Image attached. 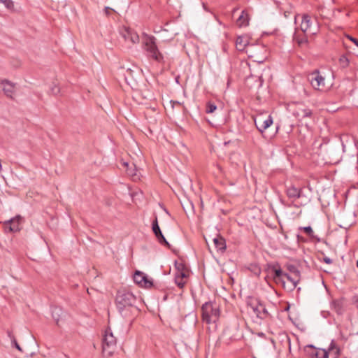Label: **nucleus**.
<instances>
[{
	"label": "nucleus",
	"mask_w": 358,
	"mask_h": 358,
	"mask_svg": "<svg viewBox=\"0 0 358 358\" xmlns=\"http://www.w3.org/2000/svg\"><path fill=\"white\" fill-rule=\"evenodd\" d=\"M136 301V297L131 292L126 290L118 291L115 298L117 308L123 317H129L138 312Z\"/></svg>",
	"instance_id": "f257e3e1"
},
{
	"label": "nucleus",
	"mask_w": 358,
	"mask_h": 358,
	"mask_svg": "<svg viewBox=\"0 0 358 358\" xmlns=\"http://www.w3.org/2000/svg\"><path fill=\"white\" fill-rule=\"evenodd\" d=\"M273 271L274 281L276 283H280L283 288L288 292L293 291L300 280V276H292L283 272L280 268H276L273 267Z\"/></svg>",
	"instance_id": "f03ea898"
},
{
	"label": "nucleus",
	"mask_w": 358,
	"mask_h": 358,
	"mask_svg": "<svg viewBox=\"0 0 358 358\" xmlns=\"http://www.w3.org/2000/svg\"><path fill=\"white\" fill-rule=\"evenodd\" d=\"M143 45L148 57L159 63H164V57L158 49L155 36L146 35Z\"/></svg>",
	"instance_id": "7ed1b4c3"
},
{
	"label": "nucleus",
	"mask_w": 358,
	"mask_h": 358,
	"mask_svg": "<svg viewBox=\"0 0 358 358\" xmlns=\"http://www.w3.org/2000/svg\"><path fill=\"white\" fill-rule=\"evenodd\" d=\"M247 306L251 308L253 313L261 320H266L271 317L265 303L256 297H248L247 299Z\"/></svg>",
	"instance_id": "20e7f679"
},
{
	"label": "nucleus",
	"mask_w": 358,
	"mask_h": 358,
	"mask_svg": "<svg viewBox=\"0 0 358 358\" xmlns=\"http://www.w3.org/2000/svg\"><path fill=\"white\" fill-rule=\"evenodd\" d=\"M117 347V339L114 336L110 327L105 331L102 341V352L105 357H110Z\"/></svg>",
	"instance_id": "39448f33"
},
{
	"label": "nucleus",
	"mask_w": 358,
	"mask_h": 358,
	"mask_svg": "<svg viewBox=\"0 0 358 358\" xmlns=\"http://www.w3.org/2000/svg\"><path fill=\"white\" fill-rule=\"evenodd\" d=\"M202 318L206 323L215 322L220 316V308L216 303L206 302L201 307Z\"/></svg>",
	"instance_id": "423d86ee"
},
{
	"label": "nucleus",
	"mask_w": 358,
	"mask_h": 358,
	"mask_svg": "<svg viewBox=\"0 0 358 358\" xmlns=\"http://www.w3.org/2000/svg\"><path fill=\"white\" fill-rule=\"evenodd\" d=\"M134 281L142 287L150 288L153 286L152 280L143 272L136 271L134 275Z\"/></svg>",
	"instance_id": "0eeeda50"
},
{
	"label": "nucleus",
	"mask_w": 358,
	"mask_h": 358,
	"mask_svg": "<svg viewBox=\"0 0 358 358\" xmlns=\"http://www.w3.org/2000/svg\"><path fill=\"white\" fill-rule=\"evenodd\" d=\"M312 87L317 90H322L324 87V78L318 71H313L309 78Z\"/></svg>",
	"instance_id": "6e6552de"
},
{
	"label": "nucleus",
	"mask_w": 358,
	"mask_h": 358,
	"mask_svg": "<svg viewBox=\"0 0 358 358\" xmlns=\"http://www.w3.org/2000/svg\"><path fill=\"white\" fill-rule=\"evenodd\" d=\"M152 231H153L154 234L155 235L157 241H159V243L160 244L170 247L169 243L166 241V239L164 236V235L160 229L157 216L155 217V220L152 221Z\"/></svg>",
	"instance_id": "1a4fd4ad"
},
{
	"label": "nucleus",
	"mask_w": 358,
	"mask_h": 358,
	"mask_svg": "<svg viewBox=\"0 0 358 358\" xmlns=\"http://www.w3.org/2000/svg\"><path fill=\"white\" fill-rule=\"evenodd\" d=\"M236 45L238 50H244L246 48V52H252L253 49L256 48H261L264 49L263 47L256 46L255 45H249L248 41L247 38L243 36H238L236 41Z\"/></svg>",
	"instance_id": "9d476101"
},
{
	"label": "nucleus",
	"mask_w": 358,
	"mask_h": 358,
	"mask_svg": "<svg viewBox=\"0 0 358 358\" xmlns=\"http://www.w3.org/2000/svg\"><path fill=\"white\" fill-rule=\"evenodd\" d=\"M0 88H1L4 94L10 99H13V95L15 93V84L6 80H0Z\"/></svg>",
	"instance_id": "9b49d317"
},
{
	"label": "nucleus",
	"mask_w": 358,
	"mask_h": 358,
	"mask_svg": "<svg viewBox=\"0 0 358 358\" xmlns=\"http://www.w3.org/2000/svg\"><path fill=\"white\" fill-rule=\"evenodd\" d=\"M273 124V118L268 115L266 119L264 120L262 116L258 117L255 120V124L261 133H263L267 128Z\"/></svg>",
	"instance_id": "f8f14e48"
},
{
	"label": "nucleus",
	"mask_w": 358,
	"mask_h": 358,
	"mask_svg": "<svg viewBox=\"0 0 358 358\" xmlns=\"http://www.w3.org/2000/svg\"><path fill=\"white\" fill-rule=\"evenodd\" d=\"M312 24H313V21H312L311 17L308 14H303L301 17V23L300 24L301 30L304 34L306 32L315 34V32H312V31H311Z\"/></svg>",
	"instance_id": "ddd939ff"
},
{
	"label": "nucleus",
	"mask_w": 358,
	"mask_h": 358,
	"mask_svg": "<svg viewBox=\"0 0 358 358\" xmlns=\"http://www.w3.org/2000/svg\"><path fill=\"white\" fill-rule=\"evenodd\" d=\"M331 308L338 315H343L345 310L344 299H338L333 300L331 303Z\"/></svg>",
	"instance_id": "4468645a"
},
{
	"label": "nucleus",
	"mask_w": 358,
	"mask_h": 358,
	"mask_svg": "<svg viewBox=\"0 0 358 358\" xmlns=\"http://www.w3.org/2000/svg\"><path fill=\"white\" fill-rule=\"evenodd\" d=\"M286 194L289 199L295 201L302 196V192L301 189L296 188L294 186H290L286 189Z\"/></svg>",
	"instance_id": "2eb2a0df"
},
{
	"label": "nucleus",
	"mask_w": 358,
	"mask_h": 358,
	"mask_svg": "<svg viewBox=\"0 0 358 358\" xmlns=\"http://www.w3.org/2000/svg\"><path fill=\"white\" fill-rule=\"evenodd\" d=\"M123 37L125 41H130L134 44L139 41V36L137 33L131 29H126L123 34Z\"/></svg>",
	"instance_id": "dca6fc26"
},
{
	"label": "nucleus",
	"mask_w": 358,
	"mask_h": 358,
	"mask_svg": "<svg viewBox=\"0 0 358 358\" xmlns=\"http://www.w3.org/2000/svg\"><path fill=\"white\" fill-rule=\"evenodd\" d=\"M312 114V110L308 108H299L293 113L294 116H295L299 120L310 117H311Z\"/></svg>",
	"instance_id": "f3484780"
},
{
	"label": "nucleus",
	"mask_w": 358,
	"mask_h": 358,
	"mask_svg": "<svg viewBox=\"0 0 358 358\" xmlns=\"http://www.w3.org/2000/svg\"><path fill=\"white\" fill-rule=\"evenodd\" d=\"M213 243L217 251L223 252L226 250V241L222 236L217 235L213 238Z\"/></svg>",
	"instance_id": "a211bd4d"
},
{
	"label": "nucleus",
	"mask_w": 358,
	"mask_h": 358,
	"mask_svg": "<svg viewBox=\"0 0 358 358\" xmlns=\"http://www.w3.org/2000/svg\"><path fill=\"white\" fill-rule=\"evenodd\" d=\"M249 20L248 13L245 10H243L236 20V24L239 27H246L249 24Z\"/></svg>",
	"instance_id": "6ab92c4d"
},
{
	"label": "nucleus",
	"mask_w": 358,
	"mask_h": 358,
	"mask_svg": "<svg viewBox=\"0 0 358 358\" xmlns=\"http://www.w3.org/2000/svg\"><path fill=\"white\" fill-rule=\"evenodd\" d=\"M51 312L53 319L55 320L57 324H58L62 318V315L63 313L62 309L59 307H53L51 309Z\"/></svg>",
	"instance_id": "aec40b11"
},
{
	"label": "nucleus",
	"mask_w": 358,
	"mask_h": 358,
	"mask_svg": "<svg viewBox=\"0 0 358 358\" xmlns=\"http://www.w3.org/2000/svg\"><path fill=\"white\" fill-rule=\"evenodd\" d=\"M294 40L299 46H303L308 43V38L306 35L299 36L295 34L294 36Z\"/></svg>",
	"instance_id": "412c9836"
},
{
	"label": "nucleus",
	"mask_w": 358,
	"mask_h": 358,
	"mask_svg": "<svg viewBox=\"0 0 358 358\" xmlns=\"http://www.w3.org/2000/svg\"><path fill=\"white\" fill-rule=\"evenodd\" d=\"M9 220L10 221L11 226L13 227V232L19 231L20 230V221L21 220V217L17 216Z\"/></svg>",
	"instance_id": "4be33fe9"
},
{
	"label": "nucleus",
	"mask_w": 358,
	"mask_h": 358,
	"mask_svg": "<svg viewBox=\"0 0 358 358\" xmlns=\"http://www.w3.org/2000/svg\"><path fill=\"white\" fill-rule=\"evenodd\" d=\"M124 166H126L127 168V173L129 176H131L134 180L138 179V176L137 175V170L134 167L132 169L131 167H129L128 163H124Z\"/></svg>",
	"instance_id": "5701e85b"
},
{
	"label": "nucleus",
	"mask_w": 358,
	"mask_h": 358,
	"mask_svg": "<svg viewBox=\"0 0 358 358\" xmlns=\"http://www.w3.org/2000/svg\"><path fill=\"white\" fill-rule=\"evenodd\" d=\"M338 63L341 68L345 69L348 66L350 62L348 57L345 55H343L340 57L338 59Z\"/></svg>",
	"instance_id": "b1692460"
},
{
	"label": "nucleus",
	"mask_w": 358,
	"mask_h": 358,
	"mask_svg": "<svg viewBox=\"0 0 358 358\" xmlns=\"http://www.w3.org/2000/svg\"><path fill=\"white\" fill-rule=\"evenodd\" d=\"M309 237L314 238V231L310 226L300 227Z\"/></svg>",
	"instance_id": "393cba45"
},
{
	"label": "nucleus",
	"mask_w": 358,
	"mask_h": 358,
	"mask_svg": "<svg viewBox=\"0 0 358 358\" xmlns=\"http://www.w3.org/2000/svg\"><path fill=\"white\" fill-rule=\"evenodd\" d=\"M216 109H217V106L215 103H211V102L207 103L206 109V112L207 113H212L215 112Z\"/></svg>",
	"instance_id": "a878e982"
},
{
	"label": "nucleus",
	"mask_w": 358,
	"mask_h": 358,
	"mask_svg": "<svg viewBox=\"0 0 358 358\" xmlns=\"http://www.w3.org/2000/svg\"><path fill=\"white\" fill-rule=\"evenodd\" d=\"M175 267L176 268V273H179L180 271H183L186 269H187L185 266V265L182 262H175Z\"/></svg>",
	"instance_id": "bb28decb"
},
{
	"label": "nucleus",
	"mask_w": 358,
	"mask_h": 358,
	"mask_svg": "<svg viewBox=\"0 0 358 358\" xmlns=\"http://www.w3.org/2000/svg\"><path fill=\"white\" fill-rule=\"evenodd\" d=\"M287 268L293 275L300 276V271L295 266L289 265Z\"/></svg>",
	"instance_id": "cd10ccee"
},
{
	"label": "nucleus",
	"mask_w": 358,
	"mask_h": 358,
	"mask_svg": "<svg viewBox=\"0 0 358 358\" xmlns=\"http://www.w3.org/2000/svg\"><path fill=\"white\" fill-rule=\"evenodd\" d=\"M175 282L180 288H183L185 285L186 284V281L184 280V278H178L177 276H175Z\"/></svg>",
	"instance_id": "c85d7f7f"
},
{
	"label": "nucleus",
	"mask_w": 358,
	"mask_h": 358,
	"mask_svg": "<svg viewBox=\"0 0 358 358\" xmlns=\"http://www.w3.org/2000/svg\"><path fill=\"white\" fill-rule=\"evenodd\" d=\"M50 93L53 95H57L60 92V88L57 85L53 83L50 89Z\"/></svg>",
	"instance_id": "c756f323"
},
{
	"label": "nucleus",
	"mask_w": 358,
	"mask_h": 358,
	"mask_svg": "<svg viewBox=\"0 0 358 358\" xmlns=\"http://www.w3.org/2000/svg\"><path fill=\"white\" fill-rule=\"evenodd\" d=\"M0 3H3L8 9H13L14 8V3L12 0H0Z\"/></svg>",
	"instance_id": "7c9ffc66"
},
{
	"label": "nucleus",
	"mask_w": 358,
	"mask_h": 358,
	"mask_svg": "<svg viewBox=\"0 0 358 358\" xmlns=\"http://www.w3.org/2000/svg\"><path fill=\"white\" fill-rule=\"evenodd\" d=\"M4 230L6 233L13 232V227L11 226L10 221L8 220L3 223Z\"/></svg>",
	"instance_id": "2f4dec72"
},
{
	"label": "nucleus",
	"mask_w": 358,
	"mask_h": 358,
	"mask_svg": "<svg viewBox=\"0 0 358 358\" xmlns=\"http://www.w3.org/2000/svg\"><path fill=\"white\" fill-rule=\"evenodd\" d=\"M175 276L184 279L186 278L187 277V269L181 272L180 271L179 273H176Z\"/></svg>",
	"instance_id": "473e14b6"
},
{
	"label": "nucleus",
	"mask_w": 358,
	"mask_h": 358,
	"mask_svg": "<svg viewBox=\"0 0 358 358\" xmlns=\"http://www.w3.org/2000/svg\"><path fill=\"white\" fill-rule=\"evenodd\" d=\"M12 343L14 345V346L20 351H22V349L20 348V346L19 345V344L17 343V342L16 341V340L13 338V340H12Z\"/></svg>",
	"instance_id": "72a5a7b5"
},
{
	"label": "nucleus",
	"mask_w": 358,
	"mask_h": 358,
	"mask_svg": "<svg viewBox=\"0 0 358 358\" xmlns=\"http://www.w3.org/2000/svg\"><path fill=\"white\" fill-rule=\"evenodd\" d=\"M353 303L355 305L356 308L358 309V294L354 296Z\"/></svg>",
	"instance_id": "f704fd0d"
},
{
	"label": "nucleus",
	"mask_w": 358,
	"mask_h": 358,
	"mask_svg": "<svg viewBox=\"0 0 358 358\" xmlns=\"http://www.w3.org/2000/svg\"><path fill=\"white\" fill-rule=\"evenodd\" d=\"M348 38L351 41H352L357 47H358V40L350 36H348Z\"/></svg>",
	"instance_id": "c9c22d12"
},
{
	"label": "nucleus",
	"mask_w": 358,
	"mask_h": 358,
	"mask_svg": "<svg viewBox=\"0 0 358 358\" xmlns=\"http://www.w3.org/2000/svg\"><path fill=\"white\" fill-rule=\"evenodd\" d=\"M323 261H324L325 263L328 264H331V263H332V259H330V258H329V257H324L323 258Z\"/></svg>",
	"instance_id": "e433bc0d"
},
{
	"label": "nucleus",
	"mask_w": 358,
	"mask_h": 358,
	"mask_svg": "<svg viewBox=\"0 0 358 358\" xmlns=\"http://www.w3.org/2000/svg\"><path fill=\"white\" fill-rule=\"evenodd\" d=\"M110 10H111V8L110 7H108V6L105 7L104 11L107 16H108L110 15Z\"/></svg>",
	"instance_id": "4c0bfd02"
},
{
	"label": "nucleus",
	"mask_w": 358,
	"mask_h": 358,
	"mask_svg": "<svg viewBox=\"0 0 358 358\" xmlns=\"http://www.w3.org/2000/svg\"><path fill=\"white\" fill-rule=\"evenodd\" d=\"M315 355L318 357L319 353H318V352H316V353H315Z\"/></svg>",
	"instance_id": "58836bf2"
}]
</instances>
